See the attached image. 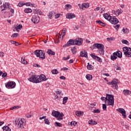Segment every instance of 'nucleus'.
<instances>
[{"instance_id":"f257e3e1","label":"nucleus","mask_w":131,"mask_h":131,"mask_svg":"<svg viewBox=\"0 0 131 131\" xmlns=\"http://www.w3.org/2000/svg\"><path fill=\"white\" fill-rule=\"evenodd\" d=\"M104 18L106 20H109L110 22L112 24H117L119 22L118 19L116 18L115 16H111L110 15L106 13V14H103Z\"/></svg>"},{"instance_id":"f03ea898","label":"nucleus","mask_w":131,"mask_h":131,"mask_svg":"<svg viewBox=\"0 0 131 131\" xmlns=\"http://www.w3.org/2000/svg\"><path fill=\"white\" fill-rule=\"evenodd\" d=\"M96 48L99 50L100 55L103 56L105 54V50H104V47L103 44L95 43L93 45V49H96Z\"/></svg>"},{"instance_id":"7ed1b4c3","label":"nucleus","mask_w":131,"mask_h":131,"mask_svg":"<svg viewBox=\"0 0 131 131\" xmlns=\"http://www.w3.org/2000/svg\"><path fill=\"white\" fill-rule=\"evenodd\" d=\"M106 101L108 106H114V96L111 94H106Z\"/></svg>"},{"instance_id":"20e7f679","label":"nucleus","mask_w":131,"mask_h":131,"mask_svg":"<svg viewBox=\"0 0 131 131\" xmlns=\"http://www.w3.org/2000/svg\"><path fill=\"white\" fill-rule=\"evenodd\" d=\"M34 54L36 57L40 58L41 60H45L46 59V54L42 50H37L34 51Z\"/></svg>"},{"instance_id":"39448f33","label":"nucleus","mask_w":131,"mask_h":131,"mask_svg":"<svg viewBox=\"0 0 131 131\" xmlns=\"http://www.w3.org/2000/svg\"><path fill=\"white\" fill-rule=\"evenodd\" d=\"M52 115L57 118V120L61 121L63 119L64 114L60 113L59 111H53L52 112Z\"/></svg>"},{"instance_id":"423d86ee","label":"nucleus","mask_w":131,"mask_h":131,"mask_svg":"<svg viewBox=\"0 0 131 131\" xmlns=\"http://www.w3.org/2000/svg\"><path fill=\"white\" fill-rule=\"evenodd\" d=\"M118 83H119V82L118 80L116 79H114L112 81L107 83V84L112 85V88H113L114 90H118V85H117Z\"/></svg>"},{"instance_id":"0eeeda50","label":"nucleus","mask_w":131,"mask_h":131,"mask_svg":"<svg viewBox=\"0 0 131 131\" xmlns=\"http://www.w3.org/2000/svg\"><path fill=\"white\" fill-rule=\"evenodd\" d=\"M122 50L125 57H127L128 58L131 57V48L130 47H124L122 48Z\"/></svg>"},{"instance_id":"6e6552de","label":"nucleus","mask_w":131,"mask_h":131,"mask_svg":"<svg viewBox=\"0 0 131 131\" xmlns=\"http://www.w3.org/2000/svg\"><path fill=\"white\" fill-rule=\"evenodd\" d=\"M24 119H17L15 121V124L17 126V127L18 128H24V124H25V123H24V121H23Z\"/></svg>"},{"instance_id":"1a4fd4ad","label":"nucleus","mask_w":131,"mask_h":131,"mask_svg":"<svg viewBox=\"0 0 131 131\" xmlns=\"http://www.w3.org/2000/svg\"><path fill=\"white\" fill-rule=\"evenodd\" d=\"M38 76L36 75H32L31 77L28 79L29 81L30 82H33L34 83H39V80L37 79Z\"/></svg>"},{"instance_id":"9d476101","label":"nucleus","mask_w":131,"mask_h":131,"mask_svg":"<svg viewBox=\"0 0 131 131\" xmlns=\"http://www.w3.org/2000/svg\"><path fill=\"white\" fill-rule=\"evenodd\" d=\"M70 46H76L75 39H70L66 45L63 46V48H67V47H70Z\"/></svg>"},{"instance_id":"9b49d317","label":"nucleus","mask_w":131,"mask_h":131,"mask_svg":"<svg viewBox=\"0 0 131 131\" xmlns=\"http://www.w3.org/2000/svg\"><path fill=\"white\" fill-rule=\"evenodd\" d=\"M15 86H16V83L14 81L8 82L7 84L6 85V87L9 89H14Z\"/></svg>"},{"instance_id":"f8f14e48","label":"nucleus","mask_w":131,"mask_h":131,"mask_svg":"<svg viewBox=\"0 0 131 131\" xmlns=\"http://www.w3.org/2000/svg\"><path fill=\"white\" fill-rule=\"evenodd\" d=\"M38 76V80H39V82H41V81H46L48 80V78H47V77L43 74H41L40 76Z\"/></svg>"},{"instance_id":"ddd939ff","label":"nucleus","mask_w":131,"mask_h":131,"mask_svg":"<svg viewBox=\"0 0 131 131\" xmlns=\"http://www.w3.org/2000/svg\"><path fill=\"white\" fill-rule=\"evenodd\" d=\"M117 111L119 112V113H121L124 118H126V112H125V110L124 109L122 108H119L117 109Z\"/></svg>"},{"instance_id":"4468645a","label":"nucleus","mask_w":131,"mask_h":131,"mask_svg":"<svg viewBox=\"0 0 131 131\" xmlns=\"http://www.w3.org/2000/svg\"><path fill=\"white\" fill-rule=\"evenodd\" d=\"M40 18L36 15H34L32 16V21L34 24H37L39 22Z\"/></svg>"},{"instance_id":"2eb2a0df","label":"nucleus","mask_w":131,"mask_h":131,"mask_svg":"<svg viewBox=\"0 0 131 131\" xmlns=\"http://www.w3.org/2000/svg\"><path fill=\"white\" fill-rule=\"evenodd\" d=\"M82 41H83V39L81 38H77L75 39L76 46H81Z\"/></svg>"},{"instance_id":"dca6fc26","label":"nucleus","mask_w":131,"mask_h":131,"mask_svg":"<svg viewBox=\"0 0 131 131\" xmlns=\"http://www.w3.org/2000/svg\"><path fill=\"white\" fill-rule=\"evenodd\" d=\"M90 56L93 58V59L96 60V61H98V62H100V63L102 62V59L99 57V56L95 55V53L90 54Z\"/></svg>"},{"instance_id":"f3484780","label":"nucleus","mask_w":131,"mask_h":131,"mask_svg":"<svg viewBox=\"0 0 131 131\" xmlns=\"http://www.w3.org/2000/svg\"><path fill=\"white\" fill-rule=\"evenodd\" d=\"M80 56V57H84L85 58L88 59V52H86V51L85 50H84L83 51H81Z\"/></svg>"},{"instance_id":"a211bd4d","label":"nucleus","mask_w":131,"mask_h":131,"mask_svg":"<svg viewBox=\"0 0 131 131\" xmlns=\"http://www.w3.org/2000/svg\"><path fill=\"white\" fill-rule=\"evenodd\" d=\"M66 17L67 19H73V18H75V15L73 13H68L66 15Z\"/></svg>"},{"instance_id":"6ab92c4d","label":"nucleus","mask_w":131,"mask_h":131,"mask_svg":"<svg viewBox=\"0 0 131 131\" xmlns=\"http://www.w3.org/2000/svg\"><path fill=\"white\" fill-rule=\"evenodd\" d=\"M117 59V54H116L115 52L113 53V55L111 56V60L112 61H114Z\"/></svg>"},{"instance_id":"aec40b11","label":"nucleus","mask_w":131,"mask_h":131,"mask_svg":"<svg viewBox=\"0 0 131 131\" xmlns=\"http://www.w3.org/2000/svg\"><path fill=\"white\" fill-rule=\"evenodd\" d=\"M89 124L90 125H95V124H97V122L93 120V119H91V120L88 121Z\"/></svg>"},{"instance_id":"412c9836","label":"nucleus","mask_w":131,"mask_h":131,"mask_svg":"<svg viewBox=\"0 0 131 131\" xmlns=\"http://www.w3.org/2000/svg\"><path fill=\"white\" fill-rule=\"evenodd\" d=\"M76 115L78 117H80V116H82V115H83V112L77 111L76 112Z\"/></svg>"},{"instance_id":"4be33fe9","label":"nucleus","mask_w":131,"mask_h":131,"mask_svg":"<svg viewBox=\"0 0 131 131\" xmlns=\"http://www.w3.org/2000/svg\"><path fill=\"white\" fill-rule=\"evenodd\" d=\"M115 53L117 54V57H118V58H122V53L120 52V51H118Z\"/></svg>"},{"instance_id":"5701e85b","label":"nucleus","mask_w":131,"mask_h":131,"mask_svg":"<svg viewBox=\"0 0 131 131\" xmlns=\"http://www.w3.org/2000/svg\"><path fill=\"white\" fill-rule=\"evenodd\" d=\"M47 54H48V55H52V56H55V52L52 51V50L51 49H49L47 51Z\"/></svg>"},{"instance_id":"b1692460","label":"nucleus","mask_w":131,"mask_h":131,"mask_svg":"<svg viewBox=\"0 0 131 131\" xmlns=\"http://www.w3.org/2000/svg\"><path fill=\"white\" fill-rule=\"evenodd\" d=\"M56 95L55 96V98H56L57 100H59V99H60V96L59 97V95H60V94L62 93V91H56Z\"/></svg>"},{"instance_id":"393cba45","label":"nucleus","mask_w":131,"mask_h":131,"mask_svg":"<svg viewBox=\"0 0 131 131\" xmlns=\"http://www.w3.org/2000/svg\"><path fill=\"white\" fill-rule=\"evenodd\" d=\"M3 131H11V128L7 126H4L2 127Z\"/></svg>"},{"instance_id":"a878e982","label":"nucleus","mask_w":131,"mask_h":131,"mask_svg":"<svg viewBox=\"0 0 131 131\" xmlns=\"http://www.w3.org/2000/svg\"><path fill=\"white\" fill-rule=\"evenodd\" d=\"M82 9H83V8H89L90 7V4L89 3H84L82 4L81 5Z\"/></svg>"},{"instance_id":"bb28decb","label":"nucleus","mask_w":131,"mask_h":131,"mask_svg":"<svg viewBox=\"0 0 131 131\" xmlns=\"http://www.w3.org/2000/svg\"><path fill=\"white\" fill-rule=\"evenodd\" d=\"M123 93L124 94V95H125V96H127V95H129V94H130V91L129 90H123Z\"/></svg>"},{"instance_id":"cd10ccee","label":"nucleus","mask_w":131,"mask_h":131,"mask_svg":"<svg viewBox=\"0 0 131 131\" xmlns=\"http://www.w3.org/2000/svg\"><path fill=\"white\" fill-rule=\"evenodd\" d=\"M55 126H56V127H62V123H59L58 122H55L54 123Z\"/></svg>"},{"instance_id":"c85d7f7f","label":"nucleus","mask_w":131,"mask_h":131,"mask_svg":"<svg viewBox=\"0 0 131 131\" xmlns=\"http://www.w3.org/2000/svg\"><path fill=\"white\" fill-rule=\"evenodd\" d=\"M25 13H32V10L29 8H26L24 10Z\"/></svg>"},{"instance_id":"c756f323","label":"nucleus","mask_w":131,"mask_h":131,"mask_svg":"<svg viewBox=\"0 0 131 131\" xmlns=\"http://www.w3.org/2000/svg\"><path fill=\"white\" fill-rule=\"evenodd\" d=\"M85 77L86 79H88V80H92V79H93V76H92V75L90 74L86 75Z\"/></svg>"},{"instance_id":"7c9ffc66","label":"nucleus","mask_w":131,"mask_h":131,"mask_svg":"<svg viewBox=\"0 0 131 131\" xmlns=\"http://www.w3.org/2000/svg\"><path fill=\"white\" fill-rule=\"evenodd\" d=\"M71 51H72V53L73 55H75V54H76V47H72L71 48Z\"/></svg>"},{"instance_id":"2f4dec72","label":"nucleus","mask_w":131,"mask_h":131,"mask_svg":"<svg viewBox=\"0 0 131 131\" xmlns=\"http://www.w3.org/2000/svg\"><path fill=\"white\" fill-rule=\"evenodd\" d=\"M88 65L87 66V69L89 70H92V69H94V67L91 64H90V63H88Z\"/></svg>"},{"instance_id":"473e14b6","label":"nucleus","mask_w":131,"mask_h":131,"mask_svg":"<svg viewBox=\"0 0 131 131\" xmlns=\"http://www.w3.org/2000/svg\"><path fill=\"white\" fill-rule=\"evenodd\" d=\"M51 73H52V74H58V73H59V72L57 69H54L51 71Z\"/></svg>"},{"instance_id":"72a5a7b5","label":"nucleus","mask_w":131,"mask_h":131,"mask_svg":"<svg viewBox=\"0 0 131 131\" xmlns=\"http://www.w3.org/2000/svg\"><path fill=\"white\" fill-rule=\"evenodd\" d=\"M7 3H5V4H3V8L4 9H2V12H4V11L7 10Z\"/></svg>"},{"instance_id":"f704fd0d","label":"nucleus","mask_w":131,"mask_h":131,"mask_svg":"<svg viewBox=\"0 0 131 131\" xmlns=\"http://www.w3.org/2000/svg\"><path fill=\"white\" fill-rule=\"evenodd\" d=\"M10 42H11V43H12L13 45H15V46H19V43L18 42L13 41L12 40H11L10 41Z\"/></svg>"},{"instance_id":"c9c22d12","label":"nucleus","mask_w":131,"mask_h":131,"mask_svg":"<svg viewBox=\"0 0 131 131\" xmlns=\"http://www.w3.org/2000/svg\"><path fill=\"white\" fill-rule=\"evenodd\" d=\"M122 31H123L124 33H128V32H129V30L127 28H123L122 30Z\"/></svg>"},{"instance_id":"e433bc0d","label":"nucleus","mask_w":131,"mask_h":131,"mask_svg":"<svg viewBox=\"0 0 131 131\" xmlns=\"http://www.w3.org/2000/svg\"><path fill=\"white\" fill-rule=\"evenodd\" d=\"M67 101H68V97H64L63 98V104H66V103H67Z\"/></svg>"},{"instance_id":"4c0bfd02","label":"nucleus","mask_w":131,"mask_h":131,"mask_svg":"<svg viewBox=\"0 0 131 131\" xmlns=\"http://www.w3.org/2000/svg\"><path fill=\"white\" fill-rule=\"evenodd\" d=\"M122 43H124V45H129V43L128 42V41L126 40H122Z\"/></svg>"},{"instance_id":"58836bf2","label":"nucleus","mask_w":131,"mask_h":131,"mask_svg":"<svg viewBox=\"0 0 131 131\" xmlns=\"http://www.w3.org/2000/svg\"><path fill=\"white\" fill-rule=\"evenodd\" d=\"M66 28H64L62 30V32H61V33L63 34V35L62 36H64V35H65V34H66Z\"/></svg>"},{"instance_id":"ea45409f","label":"nucleus","mask_w":131,"mask_h":131,"mask_svg":"<svg viewBox=\"0 0 131 131\" xmlns=\"http://www.w3.org/2000/svg\"><path fill=\"white\" fill-rule=\"evenodd\" d=\"M45 124L50 125V121L48 119H45L44 120Z\"/></svg>"},{"instance_id":"a19ab883","label":"nucleus","mask_w":131,"mask_h":131,"mask_svg":"<svg viewBox=\"0 0 131 131\" xmlns=\"http://www.w3.org/2000/svg\"><path fill=\"white\" fill-rule=\"evenodd\" d=\"M102 109L104 111H107V106L105 104H102Z\"/></svg>"},{"instance_id":"79ce46f5","label":"nucleus","mask_w":131,"mask_h":131,"mask_svg":"<svg viewBox=\"0 0 131 131\" xmlns=\"http://www.w3.org/2000/svg\"><path fill=\"white\" fill-rule=\"evenodd\" d=\"M70 58V56L67 55V57H63L62 60L66 61L67 60H69Z\"/></svg>"},{"instance_id":"37998d69","label":"nucleus","mask_w":131,"mask_h":131,"mask_svg":"<svg viewBox=\"0 0 131 131\" xmlns=\"http://www.w3.org/2000/svg\"><path fill=\"white\" fill-rule=\"evenodd\" d=\"M113 13L116 15V16H119L118 15V10H113Z\"/></svg>"},{"instance_id":"c03bdc74","label":"nucleus","mask_w":131,"mask_h":131,"mask_svg":"<svg viewBox=\"0 0 131 131\" xmlns=\"http://www.w3.org/2000/svg\"><path fill=\"white\" fill-rule=\"evenodd\" d=\"M118 10V15L119 16V15H120V14H121V13H122V12H123V11H122V10H121V9H119L117 10Z\"/></svg>"},{"instance_id":"a18cd8bd","label":"nucleus","mask_w":131,"mask_h":131,"mask_svg":"<svg viewBox=\"0 0 131 131\" xmlns=\"http://www.w3.org/2000/svg\"><path fill=\"white\" fill-rule=\"evenodd\" d=\"M72 7L70 4H67L65 5V8L66 9H71Z\"/></svg>"},{"instance_id":"49530a36","label":"nucleus","mask_w":131,"mask_h":131,"mask_svg":"<svg viewBox=\"0 0 131 131\" xmlns=\"http://www.w3.org/2000/svg\"><path fill=\"white\" fill-rule=\"evenodd\" d=\"M48 16L50 19H52V17H53V12H49Z\"/></svg>"},{"instance_id":"de8ad7c7","label":"nucleus","mask_w":131,"mask_h":131,"mask_svg":"<svg viewBox=\"0 0 131 131\" xmlns=\"http://www.w3.org/2000/svg\"><path fill=\"white\" fill-rule=\"evenodd\" d=\"M101 100L102 101H105V103H107V97H101Z\"/></svg>"},{"instance_id":"09e8293b","label":"nucleus","mask_w":131,"mask_h":131,"mask_svg":"<svg viewBox=\"0 0 131 131\" xmlns=\"http://www.w3.org/2000/svg\"><path fill=\"white\" fill-rule=\"evenodd\" d=\"M94 113H100V112H101V111H100V110L99 109H97V110H94L93 111Z\"/></svg>"},{"instance_id":"8fccbe9b","label":"nucleus","mask_w":131,"mask_h":131,"mask_svg":"<svg viewBox=\"0 0 131 131\" xmlns=\"http://www.w3.org/2000/svg\"><path fill=\"white\" fill-rule=\"evenodd\" d=\"M23 26L22 25H19L16 28V31L18 30V29H21L22 28Z\"/></svg>"},{"instance_id":"3c124183","label":"nucleus","mask_w":131,"mask_h":131,"mask_svg":"<svg viewBox=\"0 0 131 131\" xmlns=\"http://www.w3.org/2000/svg\"><path fill=\"white\" fill-rule=\"evenodd\" d=\"M18 35V34L17 33H15L12 34V35L11 36V37H17Z\"/></svg>"},{"instance_id":"603ef678","label":"nucleus","mask_w":131,"mask_h":131,"mask_svg":"<svg viewBox=\"0 0 131 131\" xmlns=\"http://www.w3.org/2000/svg\"><path fill=\"white\" fill-rule=\"evenodd\" d=\"M114 27L116 29H117L119 28V27H120V25H116V24H115V26H114Z\"/></svg>"},{"instance_id":"864d4df0","label":"nucleus","mask_w":131,"mask_h":131,"mask_svg":"<svg viewBox=\"0 0 131 131\" xmlns=\"http://www.w3.org/2000/svg\"><path fill=\"white\" fill-rule=\"evenodd\" d=\"M14 109H19V106H13L10 108V110H14Z\"/></svg>"},{"instance_id":"5fc2aeb1","label":"nucleus","mask_w":131,"mask_h":131,"mask_svg":"<svg viewBox=\"0 0 131 131\" xmlns=\"http://www.w3.org/2000/svg\"><path fill=\"white\" fill-rule=\"evenodd\" d=\"M22 64H27L28 62H27V61H26V60H25V59L24 58L23 59V61H21Z\"/></svg>"},{"instance_id":"6e6d98bb","label":"nucleus","mask_w":131,"mask_h":131,"mask_svg":"<svg viewBox=\"0 0 131 131\" xmlns=\"http://www.w3.org/2000/svg\"><path fill=\"white\" fill-rule=\"evenodd\" d=\"M76 124H77V122H76L74 121L71 122V125H74V126H75V125H76Z\"/></svg>"},{"instance_id":"4d7b16f0","label":"nucleus","mask_w":131,"mask_h":131,"mask_svg":"<svg viewBox=\"0 0 131 131\" xmlns=\"http://www.w3.org/2000/svg\"><path fill=\"white\" fill-rule=\"evenodd\" d=\"M23 5H26L27 6V7H29L30 6V5H31L32 6H33V5H32L31 3H27L26 4H24Z\"/></svg>"},{"instance_id":"13d9d810","label":"nucleus","mask_w":131,"mask_h":131,"mask_svg":"<svg viewBox=\"0 0 131 131\" xmlns=\"http://www.w3.org/2000/svg\"><path fill=\"white\" fill-rule=\"evenodd\" d=\"M106 40L107 41H112V40H113V38H112V37H108L106 38Z\"/></svg>"},{"instance_id":"bf43d9fd","label":"nucleus","mask_w":131,"mask_h":131,"mask_svg":"<svg viewBox=\"0 0 131 131\" xmlns=\"http://www.w3.org/2000/svg\"><path fill=\"white\" fill-rule=\"evenodd\" d=\"M2 77L4 78V77H7V73H3Z\"/></svg>"},{"instance_id":"052dcab7","label":"nucleus","mask_w":131,"mask_h":131,"mask_svg":"<svg viewBox=\"0 0 131 131\" xmlns=\"http://www.w3.org/2000/svg\"><path fill=\"white\" fill-rule=\"evenodd\" d=\"M7 9H9V10L11 9V6L8 3H7Z\"/></svg>"},{"instance_id":"680f3d73","label":"nucleus","mask_w":131,"mask_h":131,"mask_svg":"<svg viewBox=\"0 0 131 131\" xmlns=\"http://www.w3.org/2000/svg\"><path fill=\"white\" fill-rule=\"evenodd\" d=\"M60 14H57L55 15V19H58V18H59V17H60Z\"/></svg>"},{"instance_id":"e2e57ef3","label":"nucleus","mask_w":131,"mask_h":131,"mask_svg":"<svg viewBox=\"0 0 131 131\" xmlns=\"http://www.w3.org/2000/svg\"><path fill=\"white\" fill-rule=\"evenodd\" d=\"M74 30H78V29H79V27H77L76 26H75L74 27Z\"/></svg>"},{"instance_id":"0e129e2a","label":"nucleus","mask_w":131,"mask_h":131,"mask_svg":"<svg viewBox=\"0 0 131 131\" xmlns=\"http://www.w3.org/2000/svg\"><path fill=\"white\" fill-rule=\"evenodd\" d=\"M96 23H98L99 25H101V23L103 22L101 20H96Z\"/></svg>"},{"instance_id":"69168bd1","label":"nucleus","mask_w":131,"mask_h":131,"mask_svg":"<svg viewBox=\"0 0 131 131\" xmlns=\"http://www.w3.org/2000/svg\"><path fill=\"white\" fill-rule=\"evenodd\" d=\"M17 6L18 7H23V6H24V5H23V3H19Z\"/></svg>"},{"instance_id":"338daca9","label":"nucleus","mask_w":131,"mask_h":131,"mask_svg":"<svg viewBox=\"0 0 131 131\" xmlns=\"http://www.w3.org/2000/svg\"><path fill=\"white\" fill-rule=\"evenodd\" d=\"M34 67H38V68H39L40 67V66H39V64H36L35 63L34 65H33Z\"/></svg>"},{"instance_id":"774afa93","label":"nucleus","mask_w":131,"mask_h":131,"mask_svg":"<svg viewBox=\"0 0 131 131\" xmlns=\"http://www.w3.org/2000/svg\"><path fill=\"white\" fill-rule=\"evenodd\" d=\"M4 55H5V53L4 52H0V57H4Z\"/></svg>"}]
</instances>
